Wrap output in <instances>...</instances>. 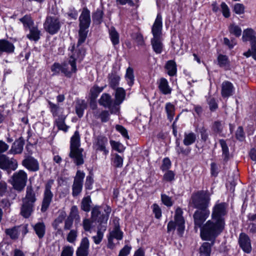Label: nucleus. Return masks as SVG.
<instances>
[{"label": "nucleus", "instance_id": "1", "mask_svg": "<svg viewBox=\"0 0 256 256\" xmlns=\"http://www.w3.org/2000/svg\"><path fill=\"white\" fill-rule=\"evenodd\" d=\"M225 222L211 218L200 228V236L203 240L215 242L216 238L223 232Z\"/></svg>", "mask_w": 256, "mask_h": 256}, {"label": "nucleus", "instance_id": "2", "mask_svg": "<svg viewBox=\"0 0 256 256\" xmlns=\"http://www.w3.org/2000/svg\"><path fill=\"white\" fill-rule=\"evenodd\" d=\"M36 193L32 186L26 187L25 196L22 198L20 214L25 218H28L34 212V203L36 201Z\"/></svg>", "mask_w": 256, "mask_h": 256}, {"label": "nucleus", "instance_id": "3", "mask_svg": "<svg viewBox=\"0 0 256 256\" xmlns=\"http://www.w3.org/2000/svg\"><path fill=\"white\" fill-rule=\"evenodd\" d=\"M91 22L90 11L84 7L82 8V13L79 17V30L78 40V46L84 43L88 36V28Z\"/></svg>", "mask_w": 256, "mask_h": 256}, {"label": "nucleus", "instance_id": "4", "mask_svg": "<svg viewBox=\"0 0 256 256\" xmlns=\"http://www.w3.org/2000/svg\"><path fill=\"white\" fill-rule=\"evenodd\" d=\"M80 136L79 132L76 130L70 138V152L69 156L74 162L78 166L84 164V158L82 154L83 150L80 148Z\"/></svg>", "mask_w": 256, "mask_h": 256}, {"label": "nucleus", "instance_id": "5", "mask_svg": "<svg viewBox=\"0 0 256 256\" xmlns=\"http://www.w3.org/2000/svg\"><path fill=\"white\" fill-rule=\"evenodd\" d=\"M210 194L206 190H198L192 194L190 204L196 209L209 210Z\"/></svg>", "mask_w": 256, "mask_h": 256}, {"label": "nucleus", "instance_id": "6", "mask_svg": "<svg viewBox=\"0 0 256 256\" xmlns=\"http://www.w3.org/2000/svg\"><path fill=\"white\" fill-rule=\"evenodd\" d=\"M77 58L75 56V54H73L70 58L68 64L71 66V71L68 68V63L64 62L62 64L59 63H54L51 67V70L53 72L54 75L58 74L60 72L63 73L66 76H70L72 72H75L76 71V60Z\"/></svg>", "mask_w": 256, "mask_h": 256}, {"label": "nucleus", "instance_id": "7", "mask_svg": "<svg viewBox=\"0 0 256 256\" xmlns=\"http://www.w3.org/2000/svg\"><path fill=\"white\" fill-rule=\"evenodd\" d=\"M54 184V180H49L44 185V188L42 202L40 211L45 212L48 209L54 197V194L52 191V186Z\"/></svg>", "mask_w": 256, "mask_h": 256}, {"label": "nucleus", "instance_id": "8", "mask_svg": "<svg viewBox=\"0 0 256 256\" xmlns=\"http://www.w3.org/2000/svg\"><path fill=\"white\" fill-rule=\"evenodd\" d=\"M182 210L178 208L176 210L174 215V222L170 221L168 224V232L174 231L177 226L178 234H182L184 229V220L182 216Z\"/></svg>", "mask_w": 256, "mask_h": 256}, {"label": "nucleus", "instance_id": "9", "mask_svg": "<svg viewBox=\"0 0 256 256\" xmlns=\"http://www.w3.org/2000/svg\"><path fill=\"white\" fill-rule=\"evenodd\" d=\"M242 38L244 42L250 41L251 44V50L244 52V55L246 57L252 56L256 60V37L254 30L252 28L244 30Z\"/></svg>", "mask_w": 256, "mask_h": 256}, {"label": "nucleus", "instance_id": "10", "mask_svg": "<svg viewBox=\"0 0 256 256\" xmlns=\"http://www.w3.org/2000/svg\"><path fill=\"white\" fill-rule=\"evenodd\" d=\"M100 208H101L98 206H96L92 208L91 219L92 221L99 222L100 224H106V226L109 214L111 212V208L109 206H106L104 208L105 214L102 213Z\"/></svg>", "mask_w": 256, "mask_h": 256}, {"label": "nucleus", "instance_id": "11", "mask_svg": "<svg viewBox=\"0 0 256 256\" xmlns=\"http://www.w3.org/2000/svg\"><path fill=\"white\" fill-rule=\"evenodd\" d=\"M27 180L26 173L22 170H20L14 174L11 184L16 190L21 192L26 186Z\"/></svg>", "mask_w": 256, "mask_h": 256}, {"label": "nucleus", "instance_id": "12", "mask_svg": "<svg viewBox=\"0 0 256 256\" xmlns=\"http://www.w3.org/2000/svg\"><path fill=\"white\" fill-rule=\"evenodd\" d=\"M210 215L209 210L197 209L193 214L194 229L196 231L200 228L206 222V220Z\"/></svg>", "mask_w": 256, "mask_h": 256}, {"label": "nucleus", "instance_id": "13", "mask_svg": "<svg viewBox=\"0 0 256 256\" xmlns=\"http://www.w3.org/2000/svg\"><path fill=\"white\" fill-rule=\"evenodd\" d=\"M44 28L46 32L50 34H54L60 29V20L56 16H47L44 24Z\"/></svg>", "mask_w": 256, "mask_h": 256}, {"label": "nucleus", "instance_id": "14", "mask_svg": "<svg viewBox=\"0 0 256 256\" xmlns=\"http://www.w3.org/2000/svg\"><path fill=\"white\" fill-rule=\"evenodd\" d=\"M114 227L113 230L110 232V236L108 237V248L110 249H113L115 246L113 242L114 238L117 240H120L123 237V232L120 230V226L118 220H114Z\"/></svg>", "mask_w": 256, "mask_h": 256}, {"label": "nucleus", "instance_id": "15", "mask_svg": "<svg viewBox=\"0 0 256 256\" xmlns=\"http://www.w3.org/2000/svg\"><path fill=\"white\" fill-rule=\"evenodd\" d=\"M98 103L100 105L108 108L112 114H116L119 111V106L115 104V102L112 100L110 96L108 94L104 93L102 95Z\"/></svg>", "mask_w": 256, "mask_h": 256}, {"label": "nucleus", "instance_id": "16", "mask_svg": "<svg viewBox=\"0 0 256 256\" xmlns=\"http://www.w3.org/2000/svg\"><path fill=\"white\" fill-rule=\"evenodd\" d=\"M227 204L225 202L216 203L212 209L211 218L216 220H222L224 222L223 218L227 213Z\"/></svg>", "mask_w": 256, "mask_h": 256}, {"label": "nucleus", "instance_id": "17", "mask_svg": "<svg viewBox=\"0 0 256 256\" xmlns=\"http://www.w3.org/2000/svg\"><path fill=\"white\" fill-rule=\"evenodd\" d=\"M84 176V172L80 170L77 171L72 185V194L74 196H78L81 192Z\"/></svg>", "mask_w": 256, "mask_h": 256}, {"label": "nucleus", "instance_id": "18", "mask_svg": "<svg viewBox=\"0 0 256 256\" xmlns=\"http://www.w3.org/2000/svg\"><path fill=\"white\" fill-rule=\"evenodd\" d=\"M18 168L16 160L10 158L6 155L0 154V168L5 170H14Z\"/></svg>", "mask_w": 256, "mask_h": 256}, {"label": "nucleus", "instance_id": "19", "mask_svg": "<svg viewBox=\"0 0 256 256\" xmlns=\"http://www.w3.org/2000/svg\"><path fill=\"white\" fill-rule=\"evenodd\" d=\"M22 164L31 172H36L40 169L38 161L31 156H25L24 159L22 161Z\"/></svg>", "mask_w": 256, "mask_h": 256}, {"label": "nucleus", "instance_id": "20", "mask_svg": "<svg viewBox=\"0 0 256 256\" xmlns=\"http://www.w3.org/2000/svg\"><path fill=\"white\" fill-rule=\"evenodd\" d=\"M162 16L158 14L152 28L153 38L162 37Z\"/></svg>", "mask_w": 256, "mask_h": 256}, {"label": "nucleus", "instance_id": "21", "mask_svg": "<svg viewBox=\"0 0 256 256\" xmlns=\"http://www.w3.org/2000/svg\"><path fill=\"white\" fill-rule=\"evenodd\" d=\"M238 244L244 252L249 254L252 250L251 242L250 238L244 233H241L238 238Z\"/></svg>", "mask_w": 256, "mask_h": 256}, {"label": "nucleus", "instance_id": "22", "mask_svg": "<svg viewBox=\"0 0 256 256\" xmlns=\"http://www.w3.org/2000/svg\"><path fill=\"white\" fill-rule=\"evenodd\" d=\"M24 143V140L22 137H20L12 144L8 154H21L23 151Z\"/></svg>", "mask_w": 256, "mask_h": 256}, {"label": "nucleus", "instance_id": "23", "mask_svg": "<svg viewBox=\"0 0 256 256\" xmlns=\"http://www.w3.org/2000/svg\"><path fill=\"white\" fill-rule=\"evenodd\" d=\"M89 240L87 238H84L81 241L80 246L76 252V256H88V254Z\"/></svg>", "mask_w": 256, "mask_h": 256}, {"label": "nucleus", "instance_id": "24", "mask_svg": "<svg viewBox=\"0 0 256 256\" xmlns=\"http://www.w3.org/2000/svg\"><path fill=\"white\" fill-rule=\"evenodd\" d=\"M15 47L12 43L5 39L0 40V54L5 52L11 54L14 52Z\"/></svg>", "mask_w": 256, "mask_h": 256}, {"label": "nucleus", "instance_id": "25", "mask_svg": "<svg viewBox=\"0 0 256 256\" xmlns=\"http://www.w3.org/2000/svg\"><path fill=\"white\" fill-rule=\"evenodd\" d=\"M234 87L228 81H224L222 84L221 94L223 98H228L233 94Z\"/></svg>", "mask_w": 256, "mask_h": 256}, {"label": "nucleus", "instance_id": "26", "mask_svg": "<svg viewBox=\"0 0 256 256\" xmlns=\"http://www.w3.org/2000/svg\"><path fill=\"white\" fill-rule=\"evenodd\" d=\"M108 144V139L103 136H98L96 138L95 144V148L96 150L102 151L104 155H106L108 150L106 148V145Z\"/></svg>", "mask_w": 256, "mask_h": 256}, {"label": "nucleus", "instance_id": "27", "mask_svg": "<svg viewBox=\"0 0 256 256\" xmlns=\"http://www.w3.org/2000/svg\"><path fill=\"white\" fill-rule=\"evenodd\" d=\"M48 104L50 111L54 117L56 118H60V116H65L62 114L63 108H60L59 105L54 104L50 100H48Z\"/></svg>", "mask_w": 256, "mask_h": 256}, {"label": "nucleus", "instance_id": "28", "mask_svg": "<svg viewBox=\"0 0 256 256\" xmlns=\"http://www.w3.org/2000/svg\"><path fill=\"white\" fill-rule=\"evenodd\" d=\"M151 44L156 53L158 54L162 53L163 49L162 37L152 38L151 39Z\"/></svg>", "mask_w": 256, "mask_h": 256}, {"label": "nucleus", "instance_id": "29", "mask_svg": "<svg viewBox=\"0 0 256 256\" xmlns=\"http://www.w3.org/2000/svg\"><path fill=\"white\" fill-rule=\"evenodd\" d=\"M108 83L110 86L115 89L118 86L120 80V76L115 72H112L108 75Z\"/></svg>", "mask_w": 256, "mask_h": 256}, {"label": "nucleus", "instance_id": "30", "mask_svg": "<svg viewBox=\"0 0 256 256\" xmlns=\"http://www.w3.org/2000/svg\"><path fill=\"white\" fill-rule=\"evenodd\" d=\"M29 29L30 32L26 34V38L30 40L38 41L40 38V32L37 26H34Z\"/></svg>", "mask_w": 256, "mask_h": 256}, {"label": "nucleus", "instance_id": "31", "mask_svg": "<svg viewBox=\"0 0 256 256\" xmlns=\"http://www.w3.org/2000/svg\"><path fill=\"white\" fill-rule=\"evenodd\" d=\"M106 229V224H99L98 226V232L96 236H94L92 238L94 243L96 244H99L104 236V232Z\"/></svg>", "mask_w": 256, "mask_h": 256}, {"label": "nucleus", "instance_id": "32", "mask_svg": "<svg viewBox=\"0 0 256 256\" xmlns=\"http://www.w3.org/2000/svg\"><path fill=\"white\" fill-rule=\"evenodd\" d=\"M115 94V104L118 106L123 102L126 96V92L122 88H116Z\"/></svg>", "mask_w": 256, "mask_h": 256}, {"label": "nucleus", "instance_id": "33", "mask_svg": "<svg viewBox=\"0 0 256 256\" xmlns=\"http://www.w3.org/2000/svg\"><path fill=\"white\" fill-rule=\"evenodd\" d=\"M94 117L96 118H100L102 122H106L110 119V113L108 110H96L93 112Z\"/></svg>", "mask_w": 256, "mask_h": 256}, {"label": "nucleus", "instance_id": "34", "mask_svg": "<svg viewBox=\"0 0 256 256\" xmlns=\"http://www.w3.org/2000/svg\"><path fill=\"white\" fill-rule=\"evenodd\" d=\"M211 243L208 242H204L200 248V252L202 256H210L212 251V247L214 242H211Z\"/></svg>", "mask_w": 256, "mask_h": 256}, {"label": "nucleus", "instance_id": "35", "mask_svg": "<svg viewBox=\"0 0 256 256\" xmlns=\"http://www.w3.org/2000/svg\"><path fill=\"white\" fill-rule=\"evenodd\" d=\"M34 230L39 238H42L46 233V226L43 222H38L33 226Z\"/></svg>", "mask_w": 256, "mask_h": 256}, {"label": "nucleus", "instance_id": "36", "mask_svg": "<svg viewBox=\"0 0 256 256\" xmlns=\"http://www.w3.org/2000/svg\"><path fill=\"white\" fill-rule=\"evenodd\" d=\"M165 68L170 76H174L176 74V62L173 60H170L166 62Z\"/></svg>", "mask_w": 256, "mask_h": 256}, {"label": "nucleus", "instance_id": "37", "mask_svg": "<svg viewBox=\"0 0 256 256\" xmlns=\"http://www.w3.org/2000/svg\"><path fill=\"white\" fill-rule=\"evenodd\" d=\"M158 88L160 91L164 94H170L172 90L168 86V80L164 78H162L159 82Z\"/></svg>", "mask_w": 256, "mask_h": 256}, {"label": "nucleus", "instance_id": "38", "mask_svg": "<svg viewBox=\"0 0 256 256\" xmlns=\"http://www.w3.org/2000/svg\"><path fill=\"white\" fill-rule=\"evenodd\" d=\"M66 116H60V118H56L55 119L54 123L58 130H62L65 132H67L68 126L65 124Z\"/></svg>", "mask_w": 256, "mask_h": 256}, {"label": "nucleus", "instance_id": "39", "mask_svg": "<svg viewBox=\"0 0 256 256\" xmlns=\"http://www.w3.org/2000/svg\"><path fill=\"white\" fill-rule=\"evenodd\" d=\"M196 140V135L194 133L192 132L184 133L183 142L185 146H188L192 144L195 142Z\"/></svg>", "mask_w": 256, "mask_h": 256}, {"label": "nucleus", "instance_id": "40", "mask_svg": "<svg viewBox=\"0 0 256 256\" xmlns=\"http://www.w3.org/2000/svg\"><path fill=\"white\" fill-rule=\"evenodd\" d=\"M218 65L224 68L225 70H228L230 68L229 61L227 56L222 54H220L218 58Z\"/></svg>", "mask_w": 256, "mask_h": 256}, {"label": "nucleus", "instance_id": "41", "mask_svg": "<svg viewBox=\"0 0 256 256\" xmlns=\"http://www.w3.org/2000/svg\"><path fill=\"white\" fill-rule=\"evenodd\" d=\"M86 108L84 100H78L76 105V112L78 117L81 118L84 114V111Z\"/></svg>", "mask_w": 256, "mask_h": 256}, {"label": "nucleus", "instance_id": "42", "mask_svg": "<svg viewBox=\"0 0 256 256\" xmlns=\"http://www.w3.org/2000/svg\"><path fill=\"white\" fill-rule=\"evenodd\" d=\"M219 142L222 149L224 160L225 161H227L230 158L229 150L228 145L224 140H220Z\"/></svg>", "mask_w": 256, "mask_h": 256}, {"label": "nucleus", "instance_id": "43", "mask_svg": "<svg viewBox=\"0 0 256 256\" xmlns=\"http://www.w3.org/2000/svg\"><path fill=\"white\" fill-rule=\"evenodd\" d=\"M68 218H70L72 220H75L76 222H79L80 221V216L79 215V212L78 208L76 206H73L71 208Z\"/></svg>", "mask_w": 256, "mask_h": 256}, {"label": "nucleus", "instance_id": "44", "mask_svg": "<svg viewBox=\"0 0 256 256\" xmlns=\"http://www.w3.org/2000/svg\"><path fill=\"white\" fill-rule=\"evenodd\" d=\"M125 78L129 86L133 85L134 80V70L131 67H128L126 70Z\"/></svg>", "mask_w": 256, "mask_h": 256}, {"label": "nucleus", "instance_id": "45", "mask_svg": "<svg viewBox=\"0 0 256 256\" xmlns=\"http://www.w3.org/2000/svg\"><path fill=\"white\" fill-rule=\"evenodd\" d=\"M20 20L23 24L24 28H30L34 26V22L30 15H25L20 19Z\"/></svg>", "mask_w": 256, "mask_h": 256}, {"label": "nucleus", "instance_id": "46", "mask_svg": "<svg viewBox=\"0 0 256 256\" xmlns=\"http://www.w3.org/2000/svg\"><path fill=\"white\" fill-rule=\"evenodd\" d=\"M20 228V226H14L11 228H7L5 230V232L12 239H16L19 235L18 229Z\"/></svg>", "mask_w": 256, "mask_h": 256}, {"label": "nucleus", "instance_id": "47", "mask_svg": "<svg viewBox=\"0 0 256 256\" xmlns=\"http://www.w3.org/2000/svg\"><path fill=\"white\" fill-rule=\"evenodd\" d=\"M109 34L112 44H118L119 43V34L114 28H111L109 30Z\"/></svg>", "mask_w": 256, "mask_h": 256}, {"label": "nucleus", "instance_id": "48", "mask_svg": "<svg viewBox=\"0 0 256 256\" xmlns=\"http://www.w3.org/2000/svg\"><path fill=\"white\" fill-rule=\"evenodd\" d=\"M91 202L92 201L90 196L84 198L81 202V209L86 212H89L90 208Z\"/></svg>", "mask_w": 256, "mask_h": 256}, {"label": "nucleus", "instance_id": "49", "mask_svg": "<svg viewBox=\"0 0 256 256\" xmlns=\"http://www.w3.org/2000/svg\"><path fill=\"white\" fill-rule=\"evenodd\" d=\"M104 15L103 12L99 9L92 14V18L93 21L96 24H100L102 20V17Z\"/></svg>", "mask_w": 256, "mask_h": 256}, {"label": "nucleus", "instance_id": "50", "mask_svg": "<svg viewBox=\"0 0 256 256\" xmlns=\"http://www.w3.org/2000/svg\"><path fill=\"white\" fill-rule=\"evenodd\" d=\"M165 108L168 118L171 121L173 119L174 114V106L172 104L168 102L166 104Z\"/></svg>", "mask_w": 256, "mask_h": 256}, {"label": "nucleus", "instance_id": "51", "mask_svg": "<svg viewBox=\"0 0 256 256\" xmlns=\"http://www.w3.org/2000/svg\"><path fill=\"white\" fill-rule=\"evenodd\" d=\"M224 126V122L222 121H216L213 124L212 130L214 132L220 134L222 132Z\"/></svg>", "mask_w": 256, "mask_h": 256}, {"label": "nucleus", "instance_id": "52", "mask_svg": "<svg viewBox=\"0 0 256 256\" xmlns=\"http://www.w3.org/2000/svg\"><path fill=\"white\" fill-rule=\"evenodd\" d=\"M229 32L231 34H233L236 37H239L242 34V30L238 26L232 24L230 26Z\"/></svg>", "mask_w": 256, "mask_h": 256}, {"label": "nucleus", "instance_id": "53", "mask_svg": "<svg viewBox=\"0 0 256 256\" xmlns=\"http://www.w3.org/2000/svg\"><path fill=\"white\" fill-rule=\"evenodd\" d=\"M112 162L114 166L121 168L123 165V158L118 154H116L112 158Z\"/></svg>", "mask_w": 256, "mask_h": 256}, {"label": "nucleus", "instance_id": "54", "mask_svg": "<svg viewBox=\"0 0 256 256\" xmlns=\"http://www.w3.org/2000/svg\"><path fill=\"white\" fill-rule=\"evenodd\" d=\"M103 90L104 87H99L97 86H94L90 90L91 98L95 100Z\"/></svg>", "mask_w": 256, "mask_h": 256}, {"label": "nucleus", "instance_id": "55", "mask_svg": "<svg viewBox=\"0 0 256 256\" xmlns=\"http://www.w3.org/2000/svg\"><path fill=\"white\" fill-rule=\"evenodd\" d=\"M74 248L71 246H65L63 248L60 256H73Z\"/></svg>", "mask_w": 256, "mask_h": 256}, {"label": "nucleus", "instance_id": "56", "mask_svg": "<svg viewBox=\"0 0 256 256\" xmlns=\"http://www.w3.org/2000/svg\"><path fill=\"white\" fill-rule=\"evenodd\" d=\"M94 221L90 220L88 218H84L82 222V226L86 232H90L92 228V224Z\"/></svg>", "mask_w": 256, "mask_h": 256}, {"label": "nucleus", "instance_id": "57", "mask_svg": "<svg viewBox=\"0 0 256 256\" xmlns=\"http://www.w3.org/2000/svg\"><path fill=\"white\" fill-rule=\"evenodd\" d=\"M76 237L77 231L75 230H72L68 234L66 240L69 242L74 243L76 241Z\"/></svg>", "mask_w": 256, "mask_h": 256}, {"label": "nucleus", "instance_id": "58", "mask_svg": "<svg viewBox=\"0 0 256 256\" xmlns=\"http://www.w3.org/2000/svg\"><path fill=\"white\" fill-rule=\"evenodd\" d=\"M161 198L163 204L167 206H171L172 205V198L165 194L161 195Z\"/></svg>", "mask_w": 256, "mask_h": 256}, {"label": "nucleus", "instance_id": "59", "mask_svg": "<svg viewBox=\"0 0 256 256\" xmlns=\"http://www.w3.org/2000/svg\"><path fill=\"white\" fill-rule=\"evenodd\" d=\"M110 144L112 148L119 152H122L124 150V148L123 145L118 142L110 141Z\"/></svg>", "mask_w": 256, "mask_h": 256}, {"label": "nucleus", "instance_id": "60", "mask_svg": "<svg viewBox=\"0 0 256 256\" xmlns=\"http://www.w3.org/2000/svg\"><path fill=\"white\" fill-rule=\"evenodd\" d=\"M199 133L200 134L201 139L204 141L206 142L208 138V130L204 126H202L199 128Z\"/></svg>", "mask_w": 256, "mask_h": 256}, {"label": "nucleus", "instance_id": "61", "mask_svg": "<svg viewBox=\"0 0 256 256\" xmlns=\"http://www.w3.org/2000/svg\"><path fill=\"white\" fill-rule=\"evenodd\" d=\"M175 174L172 170H168L164 175V180L167 182H171L174 180Z\"/></svg>", "mask_w": 256, "mask_h": 256}, {"label": "nucleus", "instance_id": "62", "mask_svg": "<svg viewBox=\"0 0 256 256\" xmlns=\"http://www.w3.org/2000/svg\"><path fill=\"white\" fill-rule=\"evenodd\" d=\"M116 129L119 132L124 138L129 139L128 131L123 126L117 124L116 126Z\"/></svg>", "mask_w": 256, "mask_h": 256}, {"label": "nucleus", "instance_id": "63", "mask_svg": "<svg viewBox=\"0 0 256 256\" xmlns=\"http://www.w3.org/2000/svg\"><path fill=\"white\" fill-rule=\"evenodd\" d=\"M177 144V145H176V150L177 152L178 153V154H182L184 156H186V155H188L190 152V149L189 148H186V149H184V148L180 146V143L179 142H176Z\"/></svg>", "mask_w": 256, "mask_h": 256}, {"label": "nucleus", "instance_id": "64", "mask_svg": "<svg viewBox=\"0 0 256 256\" xmlns=\"http://www.w3.org/2000/svg\"><path fill=\"white\" fill-rule=\"evenodd\" d=\"M152 208L153 212L156 218H160L162 216V211L160 206L156 204H152Z\"/></svg>", "mask_w": 256, "mask_h": 256}]
</instances>
